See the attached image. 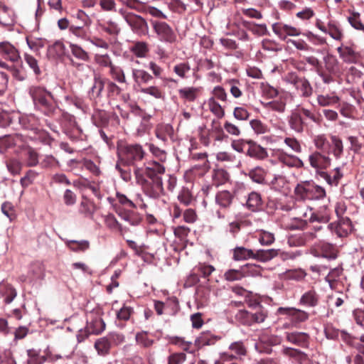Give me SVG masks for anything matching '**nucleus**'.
<instances>
[{"label":"nucleus","mask_w":364,"mask_h":364,"mask_svg":"<svg viewBox=\"0 0 364 364\" xmlns=\"http://www.w3.org/2000/svg\"><path fill=\"white\" fill-rule=\"evenodd\" d=\"M250 124L254 132L257 134H263L269 131L268 126L257 119L251 120Z\"/></svg>","instance_id":"nucleus-63"},{"label":"nucleus","mask_w":364,"mask_h":364,"mask_svg":"<svg viewBox=\"0 0 364 364\" xmlns=\"http://www.w3.org/2000/svg\"><path fill=\"white\" fill-rule=\"evenodd\" d=\"M117 158L125 165H132L136 178L139 177L141 169L138 165L144 160L146 153L139 144L120 143L117 146Z\"/></svg>","instance_id":"nucleus-2"},{"label":"nucleus","mask_w":364,"mask_h":364,"mask_svg":"<svg viewBox=\"0 0 364 364\" xmlns=\"http://www.w3.org/2000/svg\"><path fill=\"white\" fill-rule=\"evenodd\" d=\"M245 277V268L243 266L240 269H229L224 274V278L229 282L240 280Z\"/></svg>","instance_id":"nucleus-57"},{"label":"nucleus","mask_w":364,"mask_h":364,"mask_svg":"<svg viewBox=\"0 0 364 364\" xmlns=\"http://www.w3.org/2000/svg\"><path fill=\"white\" fill-rule=\"evenodd\" d=\"M247 146L248 149L245 153L247 156L257 160H263L268 157L267 149L254 140L248 139Z\"/></svg>","instance_id":"nucleus-20"},{"label":"nucleus","mask_w":364,"mask_h":364,"mask_svg":"<svg viewBox=\"0 0 364 364\" xmlns=\"http://www.w3.org/2000/svg\"><path fill=\"white\" fill-rule=\"evenodd\" d=\"M0 55L14 63L21 59L18 50L8 41L0 43Z\"/></svg>","instance_id":"nucleus-18"},{"label":"nucleus","mask_w":364,"mask_h":364,"mask_svg":"<svg viewBox=\"0 0 364 364\" xmlns=\"http://www.w3.org/2000/svg\"><path fill=\"white\" fill-rule=\"evenodd\" d=\"M277 159L279 162L289 167L303 168L304 166V162L294 155L282 152L278 154Z\"/></svg>","instance_id":"nucleus-27"},{"label":"nucleus","mask_w":364,"mask_h":364,"mask_svg":"<svg viewBox=\"0 0 364 364\" xmlns=\"http://www.w3.org/2000/svg\"><path fill=\"white\" fill-rule=\"evenodd\" d=\"M333 39L342 41L344 38V32L341 23L336 20H329L326 24V33Z\"/></svg>","instance_id":"nucleus-21"},{"label":"nucleus","mask_w":364,"mask_h":364,"mask_svg":"<svg viewBox=\"0 0 364 364\" xmlns=\"http://www.w3.org/2000/svg\"><path fill=\"white\" fill-rule=\"evenodd\" d=\"M122 92V89L112 80L95 75L87 95L96 106L104 107L111 105Z\"/></svg>","instance_id":"nucleus-1"},{"label":"nucleus","mask_w":364,"mask_h":364,"mask_svg":"<svg viewBox=\"0 0 364 364\" xmlns=\"http://www.w3.org/2000/svg\"><path fill=\"white\" fill-rule=\"evenodd\" d=\"M131 166H132L125 165L124 163H121L119 159H117L115 168L120 173L121 178L126 182H129L132 179Z\"/></svg>","instance_id":"nucleus-54"},{"label":"nucleus","mask_w":364,"mask_h":364,"mask_svg":"<svg viewBox=\"0 0 364 364\" xmlns=\"http://www.w3.org/2000/svg\"><path fill=\"white\" fill-rule=\"evenodd\" d=\"M171 343L173 345L177 346L178 348H180L181 350L192 353H194L195 350L193 347V343L191 341H186L184 340L183 338L181 337H172L171 338Z\"/></svg>","instance_id":"nucleus-51"},{"label":"nucleus","mask_w":364,"mask_h":364,"mask_svg":"<svg viewBox=\"0 0 364 364\" xmlns=\"http://www.w3.org/2000/svg\"><path fill=\"white\" fill-rule=\"evenodd\" d=\"M245 301L250 308H257L259 310V311L252 314V320L257 323L263 322L267 316L266 314L261 310L260 301L256 297H248V299H245Z\"/></svg>","instance_id":"nucleus-28"},{"label":"nucleus","mask_w":364,"mask_h":364,"mask_svg":"<svg viewBox=\"0 0 364 364\" xmlns=\"http://www.w3.org/2000/svg\"><path fill=\"white\" fill-rule=\"evenodd\" d=\"M219 339V337L213 336L208 332H203L195 341V346L198 348H201L205 346L214 345Z\"/></svg>","instance_id":"nucleus-36"},{"label":"nucleus","mask_w":364,"mask_h":364,"mask_svg":"<svg viewBox=\"0 0 364 364\" xmlns=\"http://www.w3.org/2000/svg\"><path fill=\"white\" fill-rule=\"evenodd\" d=\"M87 313L86 327L92 334H100L105 330L106 324L102 319L103 311L101 308L97 307L89 311L88 306L85 307Z\"/></svg>","instance_id":"nucleus-6"},{"label":"nucleus","mask_w":364,"mask_h":364,"mask_svg":"<svg viewBox=\"0 0 364 364\" xmlns=\"http://www.w3.org/2000/svg\"><path fill=\"white\" fill-rule=\"evenodd\" d=\"M39 164L43 168H55L60 166L58 160L52 155H46Z\"/></svg>","instance_id":"nucleus-64"},{"label":"nucleus","mask_w":364,"mask_h":364,"mask_svg":"<svg viewBox=\"0 0 364 364\" xmlns=\"http://www.w3.org/2000/svg\"><path fill=\"white\" fill-rule=\"evenodd\" d=\"M288 97L287 95H280L278 99L264 105V107L279 113H284L286 110Z\"/></svg>","instance_id":"nucleus-32"},{"label":"nucleus","mask_w":364,"mask_h":364,"mask_svg":"<svg viewBox=\"0 0 364 364\" xmlns=\"http://www.w3.org/2000/svg\"><path fill=\"white\" fill-rule=\"evenodd\" d=\"M272 28L274 34L282 41H286L288 36H298L301 33L299 28L282 22L273 23Z\"/></svg>","instance_id":"nucleus-12"},{"label":"nucleus","mask_w":364,"mask_h":364,"mask_svg":"<svg viewBox=\"0 0 364 364\" xmlns=\"http://www.w3.org/2000/svg\"><path fill=\"white\" fill-rule=\"evenodd\" d=\"M278 252L276 249L258 250L254 252L253 259L265 262L277 257Z\"/></svg>","instance_id":"nucleus-39"},{"label":"nucleus","mask_w":364,"mask_h":364,"mask_svg":"<svg viewBox=\"0 0 364 364\" xmlns=\"http://www.w3.org/2000/svg\"><path fill=\"white\" fill-rule=\"evenodd\" d=\"M317 102L321 107L331 106L336 104L339 101V97L336 95H318L317 96Z\"/></svg>","instance_id":"nucleus-61"},{"label":"nucleus","mask_w":364,"mask_h":364,"mask_svg":"<svg viewBox=\"0 0 364 364\" xmlns=\"http://www.w3.org/2000/svg\"><path fill=\"white\" fill-rule=\"evenodd\" d=\"M208 105L210 111L218 118L221 119L225 116V109L223 107L213 98L208 99Z\"/></svg>","instance_id":"nucleus-58"},{"label":"nucleus","mask_w":364,"mask_h":364,"mask_svg":"<svg viewBox=\"0 0 364 364\" xmlns=\"http://www.w3.org/2000/svg\"><path fill=\"white\" fill-rule=\"evenodd\" d=\"M124 18L136 35L139 36H149V28L144 18L140 15L128 12L124 15Z\"/></svg>","instance_id":"nucleus-7"},{"label":"nucleus","mask_w":364,"mask_h":364,"mask_svg":"<svg viewBox=\"0 0 364 364\" xmlns=\"http://www.w3.org/2000/svg\"><path fill=\"white\" fill-rule=\"evenodd\" d=\"M143 190L146 195L152 198H158L164 195V187L161 178L154 180H146L143 185Z\"/></svg>","instance_id":"nucleus-15"},{"label":"nucleus","mask_w":364,"mask_h":364,"mask_svg":"<svg viewBox=\"0 0 364 364\" xmlns=\"http://www.w3.org/2000/svg\"><path fill=\"white\" fill-rule=\"evenodd\" d=\"M321 254L318 253L316 250L313 252L314 256L322 257L330 259H334L338 256V249L335 245L329 242H322L319 245Z\"/></svg>","instance_id":"nucleus-22"},{"label":"nucleus","mask_w":364,"mask_h":364,"mask_svg":"<svg viewBox=\"0 0 364 364\" xmlns=\"http://www.w3.org/2000/svg\"><path fill=\"white\" fill-rule=\"evenodd\" d=\"M6 165L9 171L12 175L19 174L23 167L22 163L16 159H8L6 162Z\"/></svg>","instance_id":"nucleus-62"},{"label":"nucleus","mask_w":364,"mask_h":364,"mask_svg":"<svg viewBox=\"0 0 364 364\" xmlns=\"http://www.w3.org/2000/svg\"><path fill=\"white\" fill-rule=\"evenodd\" d=\"M165 172V167L159 162L153 161L149 163L145 169V174L149 180H154L156 178H161V175Z\"/></svg>","instance_id":"nucleus-24"},{"label":"nucleus","mask_w":364,"mask_h":364,"mask_svg":"<svg viewBox=\"0 0 364 364\" xmlns=\"http://www.w3.org/2000/svg\"><path fill=\"white\" fill-rule=\"evenodd\" d=\"M258 240L262 245H271L275 240L274 235L270 232L260 230L256 232Z\"/></svg>","instance_id":"nucleus-56"},{"label":"nucleus","mask_w":364,"mask_h":364,"mask_svg":"<svg viewBox=\"0 0 364 364\" xmlns=\"http://www.w3.org/2000/svg\"><path fill=\"white\" fill-rule=\"evenodd\" d=\"M151 24L159 39L169 43L176 40V36L172 28L165 21L151 20Z\"/></svg>","instance_id":"nucleus-9"},{"label":"nucleus","mask_w":364,"mask_h":364,"mask_svg":"<svg viewBox=\"0 0 364 364\" xmlns=\"http://www.w3.org/2000/svg\"><path fill=\"white\" fill-rule=\"evenodd\" d=\"M262 205V200L261 195L257 192H252L249 194L247 200V208L252 210H259Z\"/></svg>","instance_id":"nucleus-45"},{"label":"nucleus","mask_w":364,"mask_h":364,"mask_svg":"<svg viewBox=\"0 0 364 364\" xmlns=\"http://www.w3.org/2000/svg\"><path fill=\"white\" fill-rule=\"evenodd\" d=\"M154 134L157 139L164 144H167L168 140L173 141L174 138V130L169 124L161 123L156 125Z\"/></svg>","instance_id":"nucleus-17"},{"label":"nucleus","mask_w":364,"mask_h":364,"mask_svg":"<svg viewBox=\"0 0 364 364\" xmlns=\"http://www.w3.org/2000/svg\"><path fill=\"white\" fill-rule=\"evenodd\" d=\"M130 50L137 58H144L149 53V49L147 43L144 41H137L131 47Z\"/></svg>","instance_id":"nucleus-50"},{"label":"nucleus","mask_w":364,"mask_h":364,"mask_svg":"<svg viewBox=\"0 0 364 364\" xmlns=\"http://www.w3.org/2000/svg\"><path fill=\"white\" fill-rule=\"evenodd\" d=\"M327 228L339 237H347L353 230L352 222L348 217L341 218L336 222L329 223Z\"/></svg>","instance_id":"nucleus-11"},{"label":"nucleus","mask_w":364,"mask_h":364,"mask_svg":"<svg viewBox=\"0 0 364 364\" xmlns=\"http://www.w3.org/2000/svg\"><path fill=\"white\" fill-rule=\"evenodd\" d=\"M109 75L114 81L119 83H127V78L123 69L117 65H113L109 70Z\"/></svg>","instance_id":"nucleus-47"},{"label":"nucleus","mask_w":364,"mask_h":364,"mask_svg":"<svg viewBox=\"0 0 364 364\" xmlns=\"http://www.w3.org/2000/svg\"><path fill=\"white\" fill-rule=\"evenodd\" d=\"M254 251L243 247H236L233 250L232 259L235 261L246 260L253 259Z\"/></svg>","instance_id":"nucleus-42"},{"label":"nucleus","mask_w":364,"mask_h":364,"mask_svg":"<svg viewBox=\"0 0 364 364\" xmlns=\"http://www.w3.org/2000/svg\"><path fill=\"white\" fill-rule=\"evenodd\" d=\"M94 346L98 355L101 356H106L109 354L110 350L112 348L107 336L97 339Z\"/></svg>","instance_id":"nucleus-38"},{"label":"nucleus","mask_w":364,"mask_h":364,"mask_svg":"<svg viewBox=\"0 0 364 364\" xmlns=\"http://www.w3.org/2000/svg\"><path fill=\"white\" fill-rule=\"evenodd\" d=\"M132 74L134 82L139 87L150 83L154 79L151 74L143 69L134 68Z\"/></svg>","instance_id":"nucleus-25"},{"label":"nucleus","mask_w":364,"mask_h":364,"mask_svg":"<svg viewBox=\"0 0 364 364\" xmlns=\"http://www.w3.org/2000/svg\"><path fill=\"white\" fill-rule=\"evenodd\" d=\"M72 55L77 59L87 62L90 60L89 54L81 46L76 43H69Z\"/></svg>","instance_id":"nucleus-46"},{"label":"nucleus","mask_w":364,"mask_h":364,"mask_svg":"<svg viewBox=\"0 0 364 364\" xmlns=\"http://www.w3.org/2000/svg\"><path fill=\"white\" fill-rule=\"evenodd\" d=\"M343 268L338 266L332 269L326 277V281L329 284L331 289L341 294H346L348 291V287L341 280L343 276Z\"/></svg>","instance_id":"nucleus-10"},{"label":"nucleus","mask_w":364,"mask_h":364,"mask_svg":"<svg viewBox=\"0 0 364 364\" xmlns=\"http://www.w3.org/2000/svg\"><path fill=\"white\" fill-rule=\"evenodd\" d=\"M146 146H148L149 151L154 157L156 158L161 162H164L166 161L167 153L166 151L152 143L146 144Z\"/></svg>","instance_id":"nucleus-59"},{"label":"nucleus","mask_w":364,"mask_h":364,"mask_svg":"<svg viewBox=\"0 0 364 364\" xmlns=\"http://www.w3.org/2000/svg\"><path fill=\"white\" fill-rule=\"evenodd\" d=\"M29 94L35 106L46 115L55 117L60 112L52 94L45 88L40 86H33L29 88Z\"/></svg>","instance_id":"nucleus-3"},{"label":"nucleus","mask_w":364,"mask_h":364,"mask_svg":"<svg viewBox=\"0 0 364 364\" xmlns=\"http://www.w3.org/2000/svg\"><path fill=\"white\" fill-rule=\"evenodd\" d=\"M314 144L316 149L321 153H330L331 144L324 136H317L314 140Z\"/></svg>","instance_id":"nucleus-60"},{"label":"nucleus","mask_w":364,"mask_h":364,"mask_svg":"<svg viewBox=\"0 0 364 364\" xmlns=\"http://www.w3.org/2000/svg\"><path fill=\"white\" fill-rule=\"evenodd\" d=\"M309 162L311 166L316 171L328 168L331 164L329 154L321 153L315 151L309 156Z\"/></svg>","instance_id":"nucleus-13"},{"label":"nucleus","mask_w":364,"mask_h":364,"mask_svg":"<svg viewBox=\"0 0 364 364\" xmlns=\"http://www.w3.org/2000/svg\"><path fill=\"white\" fill-rule=\"evenodd\" d=\"M295 90L299 93L301 97L304 98L310 97L313 94V87L309 80L305 77Z\"/></svg>","instance_id":"nucleus-48"},{"label":"nucleus","mask_w":364,"mask_h":364,"mask_svg":"<svg viewBox=\"0 0 364 364\" xmlns=\"http://www.w3.org/2000/svg\"><path fill=\"white\" fill-rule=\"evenodd\" d=\"M325 70L329 73H336L338 70V61L336 58L331 54L323 57Z\"/></svg>","instance_id":"nucleus-49"},{"label":"nucleus","mask_w":364,"mask_h":364,"mask_svg":"<svg viewBox=\"0 0 364 364\" xmlns=\"http://www.w3.org/2000/svg\"><path fill=\"white\" fill-rule=\"evenodd\" d=\"M305 118L310 119L318 126H321L323 122L320 113L298 106L296 109L291 111L290 114L287 117L290 129L296 133H302L304 128L307 126Z\"/></svg>","instance_id":"nucleus-4"},{"label":"nucleus","mask_w":364,"mask_h":364,"mask_svg":"<svg viewBox=\"0 0 364 364\" xmlns=\"http://www.w3.org/2000/svg\"><path fill=\"white\" fill-rule=\"evenodd\" d=\"M234 194L229 191H221L215 195V203L220 208L228 209L232 203Z\"/></svg>","instance_id":"nucleus-26"},{"label":"nucleus","mask_w":364,"mask_h":364,"mask_svg":"<svg viewBox=\"0 0 364 364\" xmlns=\"http://www.w3.org/2000/svg\"><path fill=\"white\" fill-rule=\"evenodd\" d=\"M282 352L285 355L294 358L299 364H309L310 361L307 355L298 349L284 348Z\"/></svg>","instance_id":"nucleus-33"},{"label":"nucleus","mask_w":364,"mask_h":364,"mask_svg":"<svg viewBox=\"0 0 364 364\" xmlns=\"http://www.w3.org/2000/svg\"><path fill=\"white\" fill-rule=\"evenodd\" d=\"M230 350L235 352L236 355L224 353L222 358L224 360L230 361L236 358V355H244L246 353V349L243 343L240 341L232 343L230 346Z\"/></svg>","instance_id":"nucleus-37"},{"label":"nucleus","mask_w":364,"mask_h":364,"mask_svg":"<svg viewBox=\"0 0 364 364\" xmlns=\"http://www.w3.org/2000/svg\"><path fill=\"white\" fill-rule=\"evenodd\" d=\"M228 83L230 85V92L234 98L238 99L243 95V85L239 80L231 79Z\"/></svg>","instance_id":"nucleus-53"},{"label":"nucleus","mask_w":364,"mask_h":364,"mask_svg":"<svg viewBox=\"0 0 364 364\" xmlns=\"http://www.w3.org/2000/svg\"><path fill=\"white\" fill-rule=\"evenodd\" d=\"M26 164L28 167L36 166L39 164V154L32 147L27 146L25 148Z\"/></svg>","instance_id":"nucleus-43"},{"label":"nucleus","mask_w":364,"mask_h":364,"mask_svg":"<svg viewBox=\"0 0 364 364\" xmlns=\"http://www.w3.org/2000/svg\"><path fill=\"white\" fill-rule=\"evenodd\" d=\"M230 180L229 173L223 168H215L212 172V182L218 187L228 183Z\"/></svg>","instance_id":"nucleus-34"},{"label":"nucleus","mask_w":364,"mask_h":364,"mask_svg":"<svg viewBox=\"0 0 364 364\" xmlns=\"http://www.w3.org/2000/svg\"><path fill=\"white\" fill-rule=\"evenodd\" d=\"M48 52L50 57L59 58L65 55V46L63 42L58 41L48 47Z\"/></svg>","instance_id":"nucleus-44"},{"label":"nucleus","mask_w":364,"mask_h":364,"mask_svg":"<svg viewBox=\"0 0 364 364\" xmlns=\"http://www.w3.org/2000/svg\"><path fill=\"white\" fill-rule=\"evenodd\" d=\"M22 141V136L18 134L0 137V153L4 152L13 146L18 145Z\"/></svg>","instance_id":"nucleus-29"},{"label":"nucleus","mask_w":364,"mask_h":364,"mask_svg":"<svg viewBox=\"0 0 364 364\" xmlns=\"http://www.w3.org/2000/svg\"><path fill=\"white\" fill-rule=\"evenodd\" d=\"M340 58L347 63H357L361 59L360 53L356 50L354 45L347 46L342 44L337 48Z\"/></svg>","instance_id":"nucleus-14"},{"label":"nucleus","mask_w":364,"mask_h":364,"mask_svg":"<svg viewBox=\"0 0 364 364\" xmlns=\"http://www.w3.org/2000/svg\"><path fill=\"white\" fill-rule=\"evenodd\" d=\"M16 22V16L11 7L0 2V25L9 29L11 28Z\"/></svg>","instance_id":"nucleus-16"},{"label":"nucleus","mask_w":364,"mask_h":364,"mask_svg":"<svg viewBox=\"0 0 364 364\" xmlns=\"http://www.w3.org/2000/svg\"><path fill=\"white\" fill-rule=\"evenodd\" d=\"M277 313L281 315H287L290 321L283 325L284 328L296 327L299 323L306 321L309 318V314L300 309L292 307H279Z\"/></svg>","instance_id":"nucleus-8"},{"label":"nucleus","mask_w":364,"mask_h":364,"mask_svg":"<svg viewBox=\"0 0 364 364\" xmlns=\"http://www.w3.org/2000/svg\"><path fill=\"white\" fill-rule=\"evenodd\" d=\"M96 209L97 206L93 202L87 198H84L80 202L78 210L80 213L83 214L85 217L92 218Z\"/></svg>","instance_id":"nucleus-40"},{"label":"nucleus","mask_w":364,"mask_h":364,"mask_svg":"<svg viewBox=\"0 0 364 364\" xmlns=\"http://www.w3.org/2000/svg\"><path fill=\"white\" fill-rule=\"evenodd\" d=\"M294 191L298 196L308 200H321L326 196L325 189L313 181H301L297 184Z\"/></svg>","instance_id":"nucleus-5"},{"label":"nucleus","mask_w":364,"mask_h":364,"mask_svg":"<svg viewBox=\"0 0 364 364\" xmlns=\"http://www.w3.org/2000/svg\"><path fill=\"white\" fill-rule=\"evenodd\" d=\"M331 220V212L327 206H323L316 212L311 213L309 219L310 223L318 222L323 223H328Z\"/></svg>","instance_id":"nucleus-30"},{"label":"nucleus","mask_w":364,"mask_h":364,"mask_svg":"<svg viewBox=\"0 0 364 364\" xmlns=\"http://www.w3.org/2000/svg\"><path fill=\"white\" fill-rule=\"evenodd\" d=\"M118 215L132 225H138L142 220L140 214L133 210H121L118 212Z\"/></svg>","instance_id":"nucleus-35"},{"label":"nucleus","mask_w":364,"mask_h":364,"mask_svg":"<svg viewBox=\"0 0 364 364\" xmlns=\"http://www.w3.org/2000/svg\"><path fill=\"white\" fill-rule=\"evenodd\" d=\"M286 340L296 346L301 348H307L309 344L310 336L304 332H287L285 333Z\"/></svg>","instance_id":"nucleus-19"},{"label":"nucleus","mask_w":364,"mask_h":364,"mask_svg":"<svg viewBox=\"0 0 364 364\" xmlns=\"http://www.w3.org/2000/svg\"><path fill=\"white\" fill-rule=\"evenodd\" d=\"M316 238L315 232H304L299 235H291L288 239L289 246H304L307 242Z\"/></svg>","instance_id":"nucleus-23"},{"label":"nucleus","mask_w":364,"mask_h":364,"mask_svg":"<svg viewBox=\"0 0 364 364\" xmlns=\"http://www.w3.org/2000/svg\"><path fill=\"white\" fill-rule=\"evenodd\" d=\"M67 247L73 252H85L90 248V242L87 240H69L66 242Z\"/></svg>","instance_id":"nucleus-52"},{"label":"nucleus","mask_w":364,"mask_h":364,"mask_svg":"<svg viewBox=\"0 0 364 364\" xmlns=\"http://www.w3.org/2000/svg\"><path fill=\"white\" fill-rule=\"evenodd\" d=\"M105 223L108 228L114 231H118L121 235H123L124 231L126 230L122 226L112 214H109L105 217Z\"/></svg>","instance_id":"nucleus-55"},{"label":"nucleus","mask_w":364,"mask_h":364,"mask_svg":"<svg viewBox=\"0 0 364 364\" xmlns=\"http://www.w3.org/2000/svg\"><path fill=\"white\" fill-rule=\"evenodd\" d=\"M267 171L261 166H256L249 171L247 176L255 183H265Z\"/></svg>","instance_id":"nucleus-41"},{"label":"nucleus","mask_w":364,"mask_h":364,"mask_svg":"<svg viewBox=\"0 0 364 364\" xmlns=\"http://www.w3.org/2000/svg\"><path fill=\"white\" fill-rule=\"evenodd\" d=\"M201 88L186 87L178 90L179 97L187 102H194L200 94Z\"/></svg>","instance_id":"nucleus-31"}]
</instances>
